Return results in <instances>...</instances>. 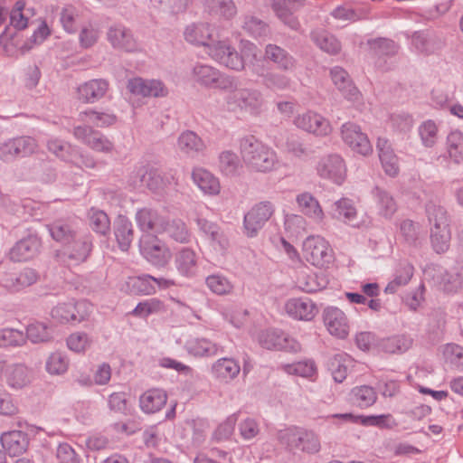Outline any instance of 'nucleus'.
I'll return each mask as SVG.
<instances>
[{
    "instance_id": "c756f323",
    "label": "nucleus",
    "mask_w": 463,
    "mask_h": 463,
    "mask_svg": "<svg viewBox=\"0 0 463 463\" xmlns=\"http://www.w3.org/2000/svg\"><path fill=\"white\" fill-rule=\"evenodd\" d=\"M330 75L334 84L346 99L352 101L359 99L360 91L353 83L347 71L341 67H334L331 69Z\"/></svg>"
},
{
    "instance_id": "f704fd0d",
    "label": "nucleus",
    "mask_w": 463,
    "mask_h": 463,
    "mask_svg": "<svg viewBox=\"0 0 463 463\" xmlns=\"http://www.w3.org/2000/svg\"><path fill=\"white\" fill-rule=\"evenodd\" d=\"M333 418L341 419L343 420H348L354 423H361L364 426H376L379 428L391 429L392 425V416L391 414H381V415H370V416H355L352 413H341L334 414Z\"/></svg>"
},
{
    "instance_id": "a211bd4d",
    "label": "nucleus",
    "mask_w": 463,
    "mask_h": 463,
    "mask_svg": "<svg viewBox=\"0 0 463 463\" xmlns=\"http://www.w3.org/2000/svg\"><path fill=\"white\" fill-rule=\"evenodd\" d=\"M73 134L77 139L96 151L109 152L113 148L112 143L107 137L90 126L75 127Z\"/></svg>"
},
{
    "instance_id": "4be33fe9",
    "label": "nucleus",
    "mask_w": 463,
    "mask_h": 463,
    "mask_svg": "<svg viewBox=\"0 0 463 463\" xmlns=\"http://www.w3.org/2000/svg\"><path fill=\"white\" fill-rule=\"evenodd\" d=\"M264 59L283 71H292L297 66L296 59L286 49L273 43L266 45Z\"/></svg>"
},
{
    "instance_id": "0e129e2a",
    "label": "nucleus",
    "mask_w": 463,
    "mask_h": 463,
    "mask_svg": "<svg viewBox=\"0 0 463 463\" xmlns=\"http://www.w3.org/2000/svg\"><path fill=\"white\" fill-rule=\"evenodd\" d=\"M26 336L34 344L48 342L52 338V330L44 323L35 322L27 326Z\"/></svg>"
},
{
    "instance_id": "20e7f679",
    "label": "nucleus",
    "mask_w": 463,
    "mask_h": 463,
    "mask_svg": "<svg viewBox=\"0 0 463 463\" xmlns=\"http://www.w3.org/2000/svg\"><path fill=\"white\" fill-rule=\"evenodd\" d=\"M274 213L275 206L269 201H262L254 204L244 215V234L249 238L257 237Z\"/></svg>"
},
{
    "instance_id": "6ab92c4d",
    "label": "nucleus",
    "mask_w": 463,
    "mask_h": 463,
    "mask_svg": "<svg viewBox=\"0 0 463 463\" xmlns=\"http://www.w3.org/2000/svg\"><path fill=\"white\" fill-rule=\"evenodd\" d=\"M127 89L130 93L142 97H164L167 94L162 81L139 77L128 80Z\"/></svg>"
},
{
    "instance_id": "e2e57ef3",
    "label": "nucleus",
    "mask_w": 463,
    "mask_h": 463,
    "mask_svg": "<svg viewBox=\"0 0 463 463\" xmlns=\"http://www.w3.org/2000/svg\"><path fill=\"white\" fill-rule=\"evenodd\" d=\"M220 170L227 176H233L242 167L238 156L232 151H223L219 156Z\"/></svg>"
},
{
    "instance_id": "bb28decb",
    "label": "nucleus",
    "mask_w": 463,
    "mask_h": 463,
    "mask_svg": "<svg viewBox=\"0 0 463 463\" xmlns=\"http://www.w3.org/2000/svg\"><path fill=\"white\" fill-rule=\"evenodd\" d=\"M63 248L64 254L67 255L69 259L78 262H83L87 260L91 251L92 241L89 235L80 234L79 232L76 234L75 238L70 241L69 243H66Z\"/></svg>"
},
{
    "instance_id": "e433bc0d",
    "label": "nucleus",
    "mask_w": 463,
    "mask_h": 463,
    "mask_svg": "<svg viewBox=\"0 0 463 463\" xmlns=\"http://www.w3.org/2000/svg\"><path fill=\"white\" fill-rule=\"evenodd\" d=\"M327 281L325 277L303 269L298 271L296 286L306 293H314L326 288Z\"/></svg>"
},
{
    "instance_id": "412c9836",
    "label": "nucleus",
    "mask_w": 463,
    "mask_h": 463,
    "mask_svg": "<svg viewBox=\"0 0 463 463\" xmlns=\"http://www.w3.org/2000/svg\"><path fill=\"white\" fill-rule=\"evenodd\" d=\"M288 315L294 319L310 321L318 312L317 305L309 298H290L285 305Z\"/></svg>"
},
{
    "instance_id": "774afa93",
    "label": "nucleus",
    "mask_w": 463,
    "mask_h": 463,
    "mask_svg": "<svg viewBox=\"0 0 463 463\" xmlns=\"http://www.w3.org/2000/svg\"><path fill=\"white\" fill-rule=\"evenodd\" d=\"M299 436L301 439L298 441L296 449L308 454H315L320 450L319 439L313 431L301 428Z\"/></svg>"
},
{
    "instance_id": "864d4df0",
    "label": "nucleus",
    "mask_w": 463,
    "mask_h": 463,
    "mask_svg": "<svg viewBox=\"0 0 463 463\" xmlns=\"http://www.w3.org/2000/svg\"><path fill=\"white\" fill-rule=\"evenodd\" d=\"M31 175L33 178L48 183L55 179V171L50 161L43 158L33 159L31 164Z\"/></svg>"
},
{
    "instance_id": "0eeeda50",
    "label": "nucleus",
    "mask_w": 463,
    "mask_h": 463,
    "mask_svg": "<svg viewBox=\"0 0 463 463\" xmlns=\"http://www.w3.org/2000/svg\"><path fill=\"white\" fill-rule=\"evenodd\" d=\"M207 53L213 60L231 70L239 71L245 67L243 55L227 41H213L209 44Z\"/></svg>"
},
{
    "instance_id": "4c0bfd02",
    "label": "nucleus",
    "mask_w": 463,
    "mask_h": 463,
    "mask_svg": "<svg viewBox=\"0 0 463 463\" xmlns=\"http://www.w3.org/2000/svg\"><path fill=\"white\" fill-rule=\"evenodd\" d=\"M162 233H165L170 239L179 243H189L192 234L181 219H165Z\"/></svg>"
},
{
    "instance_id": "39448f33",
    "label": "nucleus",
    "mask_w": 463,
    "mask_h": 463,
    "mask_svg": "<svg viewBox=\"0 0 463 463\" xmlns=\"http://www.w3.org/2000/svg\"><path fill=\"white\" fill-rule=\"evenodd\" d=\"M37 147V141L29 136L9 138L0 145V159L5 163H12L18 158L33 155Z\"/></svg>"
},
{
    "instance_id": "6e6d98bb",
    "label": "nucleus",
    "mask_w": 463,
    "mask_h": 463,
    "mask_svg": "<svg viewBox=\"0 0 463 463\" xmlns=\"http://www.w3.org/2000/svg\"><path fill=\"white\" fill-rule=\"evenodd\" d=\"M450 240V228L430 229V243L436 253L446 252L449 248Z\"/></svg>"
},
{
    "instance_id": "09e8293b",
    "label": "nucleus",
    "mask_w": 463,
    "mask_h": 463,
    "mask_svg": "<svg viewBox=\"0 0 463 463\" xmlns=\"http://www.w3.org/2000/svg\"><path fill=\"white\" fill-rule=\"evenodd\" d=\"M88 218L90 227L98 234L106 236L110 232V220L104 211L91 208Z\"/></svg>"
},
{
    "instance_id": "f3484780",
    "label": "nucleus",
    "mask_w": 463,
    "mask_h": 463,
    "mask_svg": "<svg viewBox=\"0 0 463 463\" xmlns=\"http://www.w3.org/2000/svg\"><path fill=\"white\" fill-rule=\"evenodd\" d=\"M294 123L298 128L316 136L323 137L331 132L329 121L321 115L311 111L298 115L294 119Z\"/></svg>"
},
{
    "instance_id": "2eb2a0df",
    "label": "nucleus",
    "mask_w": 463,
    "mask_h": 463,
    "mask_svg": "<svg viewBox=\"0 0 463 463\" xmlns=\"http://www.w3.org/2000/svg\"><path fill=\"white\" fill-rule=\"evenodd\" d=\"M41 239L37 234H29L18 241L10 250V260L14 262L26 261L33 259L40 251Z\"/></svg>"
},
{
    "instance_id": "f257e3e1",
    "label": "nucleus",
    "mask_w": 463,
    "mask_h": 463,
    "mask_svg": "<svg viewBox=\"0 0 463 463\" xmlns=\"http://www.w3.org/2000/svg\"><path fill=\"white\" fill-rule=\"evenodd\" d=\"M240 152L245 165L255 172H269L278 162L275 151L254 136H246L240 140Z\"/></svg>"
},
{
    "instance_id": "9b49d317",
    "label": "nucleus",
    "mask_w": 463,
    "mask_h": 463,
    "mask_svg": "<svg viewBox=\"0 0 463 463\" xmlns=\"http://www.w3.org/2000/svg\"><path fill=\"white\" fill-rule=\"evenodd\" d=\"M411 43L420 53L432 55L441 52L446 46V39L436 32L420 30L412 33Z\"/></svg>"
},
{
    "instance_id": "8fccbe9b",
    "label": "nucleus",
    "mask_w": 463,
    "mask_h": 463,
    "mask_svg": "<svg viewBox=\"0 0 463 463\" xmlns=\"http://www.w3.org/2000/svg\"><path fill=\"white\" fill-rule=\"evenodd\" d=\"M377 394L374 389L368 385L354 387L351 392V401L356 406L364 409L374 404Z\"/></svg>"
},
{
    "instance_id": "de8ad7c7",
    "label": "nucleus",
    "mask_w": 463,
    "mask_h": 463,
    "mask_svg": "<svg viewBox=\"0 0 463 463\" xmlns=\"http://www.w3.org/2000/svg\"><path fill=\"white\" fill-rule=\"evenodd\" d=\"M196 222L200 231L208 235L213 242L218 243L221 249L228 246V240L217 223L205 218H198Z\"/></svg>"
},
{
    "instance_id": "cd10ccee",
    "label": "nucleus",
    "mask_w": 463,
    "mask_h": 463,
    "mask_svg": "<svg viewBox=\"0 0 463 463\" xmlns=\"http://www.w3.org/2000/svg\"><path fill=\"white\" fill-rule=\"evenodd\" d=\"M136 222L139 229L145 232L162 233L165 217L156 210L142 208L136 213Z\"/></svg>"
},
{
    "instance_id": "37998d69",
    "label": "nucleus",
    "mask_w": 463,
    "mask_h": 463,
    "mask_svg": "<svg viewBox=\"0 0 463 463\" xmlns=\"http://www.w3.org/2000/svg\"><path fill=\"white\" fill-rule=\"evenodd\" d=\"M5 378L14 389H21L30 383L29 370L24 364H7Z\"/></svg>"
},
{
    "instance_id": "bf43d9fd",
    "label": "nucleus",
    "mask_w": 463,
    "mask_h": 463,
    "mask_svg": "<svg viewBox=\"0 0 463 463\" xmlns=\"http://www.w3.org/2000/svg\"><path fill=\"white\" fill-rule=\"evenodd\" d=\"M419 230L420 225L411 220H404L400 225L401 234L404 241L413 248H420L422 243Z\"/></svg>"
},
{
    "instance_id": "4d7b16f0",
    "label": "nucleus",
    "mask_w": 463,
    "mask_h": 463,
    "mask_svg": "<svg viewBox=\"0 0 463 463\" xmlns=\"http://www.w3.org/2000/svg\"><path fill=\"white\" fill-rule=\"evenodd\" d=\"M242 29L254 38H262L269 34V24L253 15H245Z\"/></svg>"
},
{
    "instance_id": "f8f14e48",
    "label": "nucleus",
    "mask_w": 463,
    "mask_h": 463,
    "mask_svg": "<svg viewBox=\"0 0 463 463\" xmlns=\"http://www.w3.org/2000/svg\"><path fill=\"white\" fill-rule=\"evenodd\" d=\"M341 136L344 142L358 154L367 156L373 151L367 135L362 132L360 126L354 122L343 124Z\"/></svg>"
},
{
    "instance_id": "aec40b11",
    "label": "nucleus",
    "mask_w": 463,
    "mask_h": 463,
    "mask_svg": "<svg viewBox=\"0 0 463 463\" xmlns=\"http://www.w3.org/2000/svg\"><path fill=\"white\" fill-rule=\"evenodd\" d=\"M107 38L115 49L125 52H135L137 50V43L132 32L122 24L110 26L107 33Z\"/></svg>"
},
{
    "instance_id": "473e14b6",
    "label": "nucleus",
    "mask_w": 463,
    "mask_h": 463,
    "mask_svg": "<svg viewBox=\"0 0 463 463\" xmlns=\"http://www.w3.org/2000/svg\"><path fill=\"white\" fill-rule=\"evenodd\" d=\"M203 11L213 17L230 20L237 14L233 0H202Z\"/></svg>"
},
{
    "instance_id": "052dcab7",
    "label": "nucleus",
    "mask_w": 463,
    "mask_h": 463,
    "mask_svg": "<svg viewBox=\"0 0 463 463\" xmlns=\"http://www.w3.org/2000/svg\"><path fill=\"white\" fill-rule=\"evenodd\" d=\"M426 213L431 225L430 229L449 228L447 211L443 206L430 203L426 207Z\"/></svg>"
},
{
    "instance_id": "58836bf2",
    "label": "nucleus",
    "mask_w": 463,
    "mask_h": 463,
    "mask_svg": "<svg viewBox=\"0 0 463 463\" xmlns=\"http://www.w3.org/2000/svg\"><path fill=\"white\" fill-rule=\"evenodd\" d=\"M184 348L187 353L195 357H209L216 355L219 345L207 338H191L185 342Z\"/></svg>"
},
{
    "instance_id": "c03bdc74",
    "label": "nucleus",
    "mask_w": 463,
    "mask_h": 463,
    "mask_svg": "<svg viewBox=\"0 0 463 463\" xmlns=\"http://www.w3.org/2000/svg\"><path fill=\"white\" fill-rule=\"evenodd\" d=\"M412 345V338L406 335H397L382 339L378 346L384 353L402 354Z\"/></svg>"
},
{
    "instance_id": "72a5a7b5",
    "label": "nucleus",
    "mask_w": 463,
    "mask_h": 463,
    "mask_svg": "<svg viewBox=\"0 0 463 463\" xmlns=\"http://www.w3.org/2000/svg\"><path fill=\"white\" fill-rule=\"evenodd\" d=\"M47 229L52 238L64 246L75 238L79 233L75 225L68 220H56L47 225Z\"/></svg>"
},
{
    "instance_id": "5fc2aeb1",
    "label": "nucleus",
    "mask_w": 463,
    "mask_h": 463,
    "mask_svg": "<svg viewBox=\"0 0 463 463\" xmlns=\"http://www.w3.org/2000/svg\"><path fill=\"white\" fill-rule=\"evenodd\" d=\"M379 213L384 217H391L396 212V203L392 196L385 190L376 186L373 190Z\"/></svg>"
},
{
    "instance_id": "9d476101",
    "label": "nucleus",
    "mask_w": 463,
    "mask_h": 463,
    "mask_svg": "<svg viewBox=\"0 0 463 463\" xmlns=\"http://www.w3.org/2000/svg\"><path fill=\"white\" fill-rule=\"evenodd\" d=\"M275 15L286 26L294 31L300 29V23L295 13L307 5V0H266Z\"/></svg>"
},
{
    "instance_id": "79ce46f5",
    "label": "nucleus",
    "mask_w": 463,
    "mask_h": 463,
    "mask_svg": "<svg viewBox=\"0 0 463 463\" xmlns=\"http://www.w3.org/2000/svg\"><path fill=\"white\" fill-rule=\"evenodd\" d=\"M240 371L239 364L232 358H221L212 366L213 374L226 383L237 377Z\"/></svg>"
},
{
    "instance_id": "ddd939ff",
    "label": "nucleus",
    "mask_w": 463,
    "mask_h": 463,
    "mask_svg": "<svg viewBox=\"0 0 463 463\" xmlns=\"http://www.w3.org/2000/svg\"><path fill=\"white\" fill-rule=\"evenodd\" d=\"M198 260L199 257L192 248L183 247L175 252L174 265L181 278L193 279L198 274Z\"/></svg>"
},
{
    "instance_id": "b1692460",
    "label": "nucleus",
    "mask_w": 463,
    "mask_h": 463,
    "mask_svg": "<svg viewBox=\"0 0 463 463\" xmlns=\"http://www.w3.org/2000/svg\"><path fill=\"white\" fill-rule=\"evenodd\" d=\"M109 90V82L94 79L80 84L77 89V99L84 103H94L103 98Z\"/></svg>"
},
{
    "instance_id": "7ed1b4c3",
    "label": "nucleus",
    "mask_w": 463,
    "mask_h": 463,
    "mask_svg": "<svg viewBox=\"0 0 463 463\" xmlns=\"http://www.w3.org/2000/svg\"><path fill=\"white\" fill-rule=\"evenodd\" d=\"M192 73L195 81L205 88L221 90L235 88V77L222 73L211 65L197 62Z\"/></svg>"
},
{
    "instance_id": "7c9ffc66",
    "label": "nucleus",
    "mask_w": 463,
    "mask_h": 463,
    "mask_svg": "<svg viewBox=\"0 0 463 463\" xmlns=\"http://www.w3.org/2000/svg\"><path fill=\"white\" fill-rule=\"evenodd\" d=\"M177 148L184 155L194 157L203 153L206 148L204 141L195 132L185 130L177 139Z\"/></svg>"
},
{
    "instance_id": "1a4fd4ad",
    "label": "nucleus",
    "mask_w": 463,
    "mask_h": 463,
    "mask_svg": "<svg viewBox=\"0 0 463 463\" xmlns=\"http://www.w3.org/2000/svg\"><path fill=\"white\" fill-rule=\"evenodd\" d=\"M259 344L268 350H279L298 353L300 344L287 333L279 329H266L258 335Z\"/></svg>"
},
{
    "instance_id": "f03ea898",
    "label": "nucleus",
    "mask_w": 463,
    "mask_h": 463,
    "mask_svg": "<svg viewBox=\"0 0 463 463\" xmlns=\"http://www.w3.org/2000/svg\"><path fill=\"white\" fill-rule=\"evenodd\" d=\"M224 90L229 91L225 98V102L230 111H245L250 114H257L263 105L264 99L262 93L253 88H239V81L236 77L235 88Z\"/></svg>"
},
{
    "instance_id": "2f4dec72",
    "label": "nucleus",
    "mask_w": 463,
    "mask_h": 463,
    "mask_svg": "<svg viewBox=\"0 0 463 463\" xmlns=\"http://www.w3.org/2000/svg\"><path fill=\"white\" fill-rule=\"evenodd\" d=\"M113 232L119 249L127 251L134 240L132 222L123 215H118L113 222Z\"/></svg>"
},
{
    "instance_id": "69168bd1",
    "label": "nucleus",
    "mask_w": 463,
    "mask_h": 463,
    "mask_svg": "<svg viewBox=\"0 0 463 463\" xmlns=\"http://www.w3.org/2000/svg\"><path fill=\"white\" fill-rule=\"evenodd\" d=\"M447 149L449 157L456 163L463 161V135L459 131H453L447 137Z\"/></svg>"
},
{
    "instance_id": "4468645a",
    "label": "nucleus",
    "mask_w": 463,
    "mask_h": 463,
    "mask_svg": "<svg viewBox=\"0 0 463 463\" xmlns=\"http://www.w3.org/2000/svg\"><path fill=\"white\" fill-rule=\"evenodd\" d=\"M317 174L326 179L341 184L345 177V165L338 155H329L320 159L317 166Z\"/></svg>"
},
{
    "instance_id": "603ef678",
    "label": "nucleus",
    "mask_w": 463,
    "mask_h": 463,
    "mask_svg": "<svg viewBox=\"0 0 463 463\" xmlns=\"http://www.w3.org/2000/svg\"><path fill=\"white\" fill-rule=\"evenodd\" d=\"M79 116L81 120H85L97 128H106L115 124L117 121V117L113 113L100 112L93 109L82 111Z\"/></svg>"
},
{
    "instance_id": "a18cd8bd",
    "label": "nucleus",
    "mask_w": 463,
    "mask_h": 463,
    "mask_svg": "<svg viewBox=\"0 0 463 463\" xmlns=\"http://www.w3.org/2000/svg\"><path fill=\"white\" fill-rule=\"evenodd\" d=\"M311 39L317 47L329 54H336L341 50L339 41L326 30L317 29L312 31Z\"/></svg>"
},
{
    "instance_id": "a878e982",
    "label": "nucleus",
    "mask_w": 463,
    "mask_h": 463,
    "mask_svg": "<svg viewBox=\"0 0 463 463\" xmlns=\"http://www.w3.org/2000/svg\"><path fill=\"white\" fill-rule=\"evenodd\" d=\"M3 449L10 457H17L26 451L29 445L28 435L21 430L5 432L0 437Z\"/></svg>"
},
{
    "instance_id": "6e6552de",
    "label": "nucleus",
    "mask_w": 463,
    "mask_h": 463,
    "mask_svg": "<svg viewBox=\"0 0 463 463\" xmlns=\"http://www.w3.org/2000/svg\"><path fill=\"white\" fill-rule=\"evenodd\" d=\"M305 258L318 268L327 267L334 260L333 250L328 242L320 236H309L303 243Z\"/></svg>"
},
{
    "instance_id": "ea45409f",
    "label": "nucleus",
    "mask_w": 463,
    "mask_h": 463,
    "mask_svg": "<svg viewBox=\"0 0 463 463\" xmlns=\"http://www.w3.org/2000/svg\"><path fill=\"white\" fill-rule=\"evenodd\" d=\"M194 183L208 194H218L220 192L219 180L204 168H194L192 173Z\"/></svg>"
},
{
    "instance_id": "5701e85b",
    "label": "nucleus",
    "mask_w": 463,
    "mask_h": 463,
    "mask_svg": "<svg viewBox=\"0 0 463 463\" xmlns=\"http://www.w3.org/2000/svg\"><path fill=\"white\" fill-rule=\"evenodd\" d=\"M141 251L145 258L156 267L165 266L170 259L169 249L156 237L143 242Z\"/></svg>"
},
{
    "instance_id": "338daca9",
    "label": "nucleus",
    "mask_w": 463,
    "mask_h": 463,
    "mask_svg": "<svg viewBox=\"0 0 463 463\" xmlns=\"http://www.w3.org/2000/svg\"><path fill=\"white\" fill-rule=\"evenodd\" d=\"M444 289L457 291L463 285V262L457 263L443 277Z\"/></svg>"
},
{
    "instance_id": "393cba45",
    "label": "nucleus",
    "mask_w": 463,
    "mask_h": 463,
    "mask_svg": "<svg viewBox=\"0 0 463 463\" xmlns=\"http://www.w3.org/2000/svg\"><path fill=\"white\" fill-rule=\"evenodd\" d=\"M38 273L33 269H24L19 273H10L1 279V285L11 292H18L38 280Z\"/></svg>"
},
{
    "instance_id": "a19ab883",
    "label": "nucleus",
    "mask_w": 463,
    "mask_h": 463,
    "mask_svg": "<svg viewBox=\"0 0 463 463\" xmlns=\"http://www.w3.org/2000/svg\"><path fill=\"white\" fill-rule=\"evenodd\" d=\"M353 361L345 354H337L330 358L328 362V370L335 383H341L345 379L350 371Z\"/></svg>"
},
{
    "instance_id": "13d9d810",
    "label": "nucleus",
    "mask_w": 463,
    "mask_h": 463,
    "mask_svg": "<svg viewBox=\"0 0 463 463\" xmlns=\"http://www.w3.org/2000/svg\"><path fill=\"white\" fill-rule=\"evenodd\" d=\"M368 44L373 52L374 56L379 59L382 57H392L398 52V45L394 41L387 38H378L374 40H369Z\"/></svg>"
},
{
    "instance_id": "c9c22d12",
    "label": "nucleus",
    "mask_w": 463,
    "mask_h": 463,
    "mask_svg": "<svg viewBox=\"0 0 463 463\" xmlns=\"http://www.w3.org/2000/svg\"><path fill=\"white\" fill-rule=\"evenodd\" d=\"M166 401V392L161 389L148 390L139 398L141 410L148 414L159 411L165 405Z\"/></svg>"
},
{
    "instance_id": "49530a36",
    "label": "nucleus",
    "mask_w": 463,
    "mask_h": 463,
    "mask_svg": "<svg viewBox=\"0 0 463 463\" xmlns=\"http://www.w3.org/2000/svg\"><path fill=\"white\" fill-rule=\"evenodd\" d=\"M297 203L303 214L314 219L322 220L324 213L317 200L308 193L298 194Z\"/></svg>"
},
{
    "instance_id": "680f3d73",
    "label": "nucleus",
    "mask_w": 463,
    "mask_h": 463,
    "mask_svg": "<svg viewBox=\"0 0 463 463\" xmlns=\"http://www.w3.org/2000/svg\"><path fill=\"white\" fill-rule=\"evenodd\" d=\"M128 284L133 294L153 295L156 293V286L152 283V276L148 274L132 278Z\"/></svg>"
},
{
    "instance_id": "c85d7f7f",
    "label": "nucleus",
    "mask_w": 463,
    "mask_h": 463,
    "mask_svg": "<svg viewBox=\"0 0 463 463\" xmlns=\"http://www.w3.org/2000/svg\"><path fill=\"white\" fill-rule=\"evenodd\" d=\"M184 39L194 45H202L209 48L214 40L213 28L206 23L193 24L185 28L184 33Z\"/></svg>"
},
{
    "instance_id": "3c124183",
    "label": "nucleus",
    "mask_w": 463,
    "mask_h": 463,
    "mask_svg": "<svg viewBox=\"0 0 463 463\" xmlns=\"http://www.w3.org/2000/svg\"><path fill=\"white\" fill-rule=\"evenodd\" d=\"M331 214L337 220L349 222L355 219L356 209L350 199L342 198L333 203Z\"/></svg>"
},
{
    "instance_id": "423d86ee",
    "label": "nucleus",
    "mask_w": 463,
    "mask_h": 463,
    "mask_svg": "<svg viewBox=\"0 0 463 463\" xmlns=\"http://www.w3.org/2000/svg\"><path fill=\"white\" fill-rule=\"evenodd\" d=\"M92 311V305L87 300L70 301L58 304L52 309L53 319L60 323H80L86 320Z\"/></svg>"
},
{
    "instance_id": "dca6fc26",
    "label": "nucleus",
    "mask_w": 463,
    "mask_h": 463,
    "mask_svg": "<svg viewBox=\"0 0 463 463\" xmlns=\"http://www.w3.org/2000/svg\"><path fill=\"white\" fill-rule=\"evenodd\" d=\"M324 324L330 335L344 339L348 335L349 325L345 313L334 307H328L323 312Z\"/></svg>"
}]
</instances>
